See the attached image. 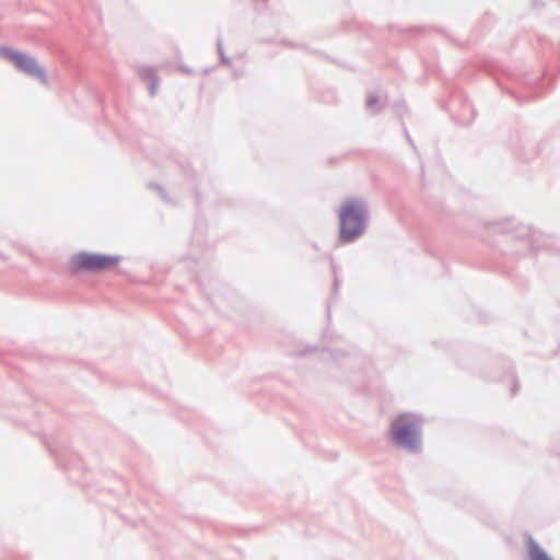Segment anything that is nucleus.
<instances>
[{
  "instance_id": "obj_1",
  "label": "nucleus",
  "mask_w": 560,
  "mask_h": 560,
  "mask_svg": "<svg viewBox=\"0 0 560 560\" xmlns=\"http://www.w3.org/2000/svg\"><path fill=\"white\" fill-rule=\"evenodd\" d=\"M340 238L351 242L360 236L366 224L368 211L360 199H347L339 208Z\"/></svg>"
},
{
  "instance_id": "obj_2",
  "label": "nucleus",
  "mask_w": 560,
  "mask_h": 560,
  "mask_svg": "<svg viewBox=\"0 0 560 560\" xmlns=\"http://www.w3.org/2000/svg\"><path fill=\"white\" fill-rule=\"evenodd\" d=\"M0 59L10 62L16 70L48 85V78L37 59L11 47L0 46Z\"/></svg>"
},
{
  "instance_id": "obj_3",
  "label": "nucleus",
  "mask_w": 560,
  "mask_h": 560,
  "mask_svg": "<svg viewBox=\"0 0 560 560\" xmlns=\"http://www.w3.org/2000/svg\"><path fill=\"white\" fill-rule=\"evenodd\" d=\"M118 261L119 257L116 256L79 253L71 258V266L73 269L100 271L116 266Z\"/></svg>"
},
{
  "instance_id": "obj_4",
  "label": "nucleus",
  "mask_w": 560,
  "mask_h": 560,
  "mask_svg": "<svg viewBox=\"0 0 560 560\" xmlns=\"http://www.w3.org/2000/svg\"><path fill=\"white\" fill-rule=\"evenodd\" d=\"M393 441L405 447L416 446L417 424L408 416H399L390 427Z\"/></svg>"
},
{
  "instance_id": "obj_5",
  "label": "nucleus",
  "mask_w": 560,
  "mask_h": 560,
  "mask_svg": "<svg viewBox=\"0 0 560 560\" xmlns=\"http://www.w3.org/2000/svg\"><path fill=\"white\" fill-rule=\"evenodd\" d=\"M529 560H552L536 542L530 541L529 548Z\"/></svg>"
},
{
  "instance_id": "obj_6",
  "label": "nucleus",
  "mask_w": 560,
  "mask_h": 560,
  "mask_svg": "<svg viewBox=\"0 0 560 560\" xmlns=\"http://www.w3.org/2000/svg\"><path fill=\"white\" fill-rule=\"evenodd\" d=\"M381 103H382L381 97H378L376 95H370L366 98L365 105L369 109L375 112L380 108Z\"/></svg>"
},
{
  "instance_id": "obj_7",
  "label": "nucleus",
  "mask_w": 560,
  "mask_h": 560,
  "mask_svg": "<svg viewBox=\"0 0 560 560\" xmlns=\"http://www.w3.org/2000/svg\"><path fill=\"white\" fill-rule=\"evenodd\" d=\"M150 93H151V94H154V93H155V86H154V85H151V88H150Z\"/></svg>"
}]
</instances>
